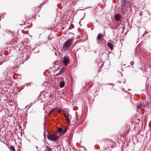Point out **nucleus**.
<instances>
[{
	"instance_id": "obj_1",
	"label": "nucleus",
	"mask_w": 151,
	"mask_h": 151,
	"mask_svg": "<svg viewBox=\"0 0 151 151\" xmlns=\"http://www.w3.org/2000/svg\"><path fill=\"white\" fill-rule=\"evenodd\" d=\"M59 137L53 134H48L47 136L48 139L53 142H55L57 141Z\"/></svg>"
},
{
	"instance_id": "obj_2",
	"label": "nucleus",
	"mask_w": 151,
	"mask_h": 151,
	"mask_svg": "<svg viewBox=\"0 0 151 151\" xmlns=\"http://www.w3.org/2000/svg\"><path fill=\"white\" fill-rule=\"evenodd\" d=\"M73 38L67 40L64 44L63 47L65 48L66 50H67V48L70 47L73 43Z\"/></svg>"
},
{
	"instance_id": "obj_3",
	"label": "nucleus",
	"mask_w": 151,
	"mask_h": 151,
	"mask_svg": "<svg viewBox=\"0 0 151 151\" xmlns=\"http://www.w3.org/2000/svg\"><path fill=\"white\" fill-rule=\"evenodd\" d=\"M69 59L68 57H64L63 59V63L64 65H67L69 63Z\"/></svg>"
},
{
	"instance_id": "obj_4",
	"label": "nucleus",
	"mask_w": 151,
	"mask_h": 151,
	"mask_svg": "<svg viewBox=\"0 0 151 151\" xmlns=\"http://www.w3.org/2000/svg\"><path fill=\"white\" fill-rule=\"evenodd\" d=\"M64 116L65 118V119L67 121L68 124H69L70 122V121L69 119V117L68 115L67 114L65 113L64 114Z\"/></svg>"
},
{
	"instance_id": "obj_5",
	"label": "nucleus",
	"mask_w": 151,
	"mask_h": 151,
	"mask_svg": "<svg viewBox=\"0 0 151 151\" xmlns=\"http://www.w3.org/2000/svg\"><path fill=\"white\" fill-rule=\"evenodd\" d=\"M104 37V35L103 34L101 33H99L97 37V40H100Z\"/></svg>"
},
{
	"instance_id": "obj_6",
	"label": "nucleus",
	"mask_w": 151,
	"mask_h": 151,
	"mask_svg": "<svg viewBox=\"0 0 151 151\" xmlns=\"http://www.w3.org/2000/svg\"><path fill=\"white\" fill-rule=\"evenodd\" d=\"M125 3H126V0H121V9H123V8L124 7L125 4Z\"/></svg>"
},
{
	"instance_id": "obj_7",
	"label": "nucleus",
	"mask_w": 151,
	"mask_h": 151,
	"mask_svg": "<svg viewBox=\"0 0 151 151\" xmlns=\"http://www.w3.org/2000/svg\"><path fill=\"white\" fill-rule=\"evenodd\" d=\"M107 45L110 48L111 50L112 51L113 49V44L110 42L107 43Z\"/></svg>"
},
{
	"instance_id": "obj_8",
	"label": "nucleus",
	"mask_w": 151,
	"mask_h": 151,
	"mask_svg": "<svg viewBox=\"0 0 151 151\" xmlns=\"http://www.w3.org/2000/svg\"><path fill=\"white\" fill-rule=\"evenodd\" d=\"M115 19L116 21H119L120 19L119 15L116 14L115 16Z\"/></svg>"
},
{
	"instance_id": "obj_9",
	"label": "nucleus",
	"mask_w": 151,
	"mask_h": 151,
	"mask_svg": "<svg viewBox=\"0 0 151 151\" xmlns=\"http://www.w3.org/2000/svg\"><path fill=\"white\" fill-rule=\"evenodd\" d=\"M58 130L59 132L60 133V134L61 135H63V129L61 128H59L58 129Z\"/></svg>"
},
{
	"instance_id": "obj_10",
	"label": "nucleus",
	"mask_w": 151,
	"mask_h": 151,
	"mask_svg": "<svg viewBox=\"0 0 151 151\" xmlns=\"http://www.w3.org/2000/svg\"><path fill=\"white\" fill-rule=\"evenodd\" d=\"M65 84V83L64 81H62L60 83V87L63 88L64 87Z\"/></svg>"
},
{
	"instance_id": "obj_11",
	"label": "nucleus",
	"mask_w": 151,
	"mask_h": 151,
	"mask_svg": "<svg viewBox=\"0 0 151 151\" xmlns=\"http://www.w3.org/2000/svg\"><path fill=\"white\" fill-rule=\"evenodd\" d=\"M68 129V127H66L65 128L63 129V134H64L65 132H66L67 129Z\"/></svg>"
},
{
	"instance_id": "obj_12",
	"label": "nucleus",
	"mask_w": 151,
	"mask_h": 151,
	"mask_svg": "<svg viewBox=\"0 0 151 151\" xmlns=\"http://www.w3.org/2000/svg\"><path fill=\"white\" fill-rule=\"evenodd\" d=\"M10 149L12 150V151H15V148L13 146H10Z\"/></svg>"
},
{
	"instance_id": "obj_13",
	"label": "nucleus",
	"mask_w": 151,
	"mask_h": 151,
	"mask_svg": "<svg viewBox=\"0 0 151 151\" xmlns=\"http://www.w3.org/2000/svg\"><path fill=\"white\" fill-rule=\"evenodd\" d=\"M47 149L48 150V151H52V148L49 147H48L47 148Z\"/></svg>"
},
{
	"instance_id": "obj_14",
	"label": "nucleus",
	"mask_w": 151,
	"mask_h": 151,
	"mask_svg": "<svg viewBox=\"0 0 151 151\" xmlns=\"http://www.w3.org/2000/svg\"><path fill=\"white\" fill-rule=\"evenodd\" d=\"M63 70H62V69H61V70L60 71V72L57 75H59L61 74L63 72Z\"/></svg>"
},
{
	"instance_id": "obj_15",
	"label": "nucleus",
	"mask_w": 151,
	"mask_h": 151,
	"mask_svg": "<svg viewBox=\"0 0 151 151\" xmlns=\"http://www.w3.org/2000/svg\"><path fill=\"white\" fill-rule=\"evenodd\" d=\"M57 109V108H55L53 109H52L50 111V113H51V112H53V111H54L55 110Z\"/></svg>"
},
{
	"instance_id": "obj_16",
	"label": "nucleus",
	"mask_w": 151,
	"mask_h": 151,
	"mask_svg": "<svg viewBox=\"0 0 151 151\" xmlns=\"http://www.w3.org/2000/svg\"><path fill=\"white\" fill-rule=\"evenodd\" d=\"M61 109H59V110L57 112H58V113H59L61 112Z\"/></svg>"
}]
</instances>
